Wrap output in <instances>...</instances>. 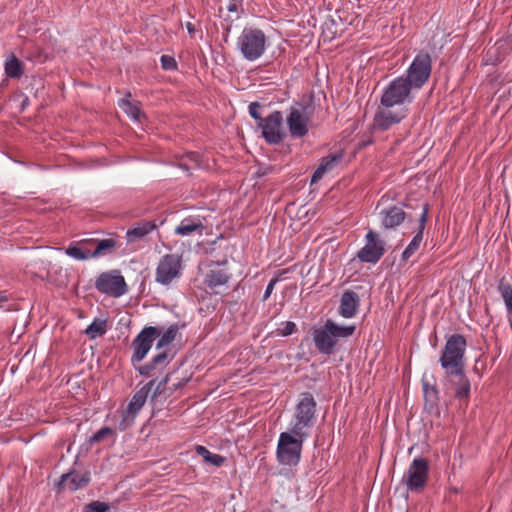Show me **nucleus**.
I'll use <instances>...</instances> for the list:
<instances>
[{"label": "nucleus", "instance_id": "1", "mask_svg": "<svg viewBox=\"0 0 512 512\" xmlns=\"http://www.w3.org/2000/svg\"><path fill=\"white\" fill-rule=\"evenodd\" d=\"M412 89L404 75L395 78L385 87L374 114V130L387 131L408 116V109L402 106L405 103H412Z\"/></svg>", "mask_w": 512, "mask_h": 512}, {"label": "nucleus", "instance_id": "2", "mask_svg": "<svg viewBox=\"0 0 512 512\" xmlns=\"http://www.w3.org/2000/svg\"><path fill=\"white\" fill-rule=\"evenodd\" d=\"M355 325L341 326L327 319L323 326L313 329L312 336L317 350L325 355H331L340 338H348L354 334Z\"/></svg>", "mask_w": 512, "mask_h": 512}, {"label": "nucleus", "instance_id": "3", "mask_svg": "<svg viewBox=\"0 0 512 512\" xmlns=\"http://www.w3.org/2000/svg\"><path fill=\"white\" fill-rule=\"evenodd\" d=\"M262 105L259 102H251L249 105V114L255 119L257 127L261 130L262 137L266 143L270 145L280 144L286 137L285 132L282 129L283 126V115L281 111H274L267 117H262L259 109Z\"/></svg>", "mask_w": 512, "mask_h": 512}, {"label": "nucleus", "instance_id": "4", "mask_svg": "<svg viewBox=\"0 0 512 512\" xmlns=\"http://www.w3.org/2000/svg\"><path fill=\"white\" fill-rule=\"evenodd\" d=\"M267 37L259 28L245 27L237 39V47L248 61L259 59L266 50Z\"/></svg>", "mask_w": 512, "mask_h": 512}, {"label": "nucleus", "instance_id": "5", "mask_svg": "<svg viewBox=\"0 0 512 512\" xmlns=\"http://www.w3.org/2000/svg\"><path fill=\"white\" fill-rule=\"evenodd\" d=\"M307 437L295 435L290 432H282L277 445V459L283 465L295 466L301 459L303 442Z\"/></svg>", "mask_w": 512, "mask_h": 512}, {"label": "nucleus", "instance_id": "6", "mask_svg": "<svg viewBox=\"0 0 512 512\" xmlns=\"http://www.w3.org/2000/svg\"><path fill=\"white\" fill-rule=\"evenodd\" d=\"M466 346V339L463 335L452 334L449 336L439 359L441 367L445 371L465 367Z\"/></svg>", "mask_w": 512, "mask_h": 512}, {"label": "nucleus", "instance_id": "7", "mask_svg": "<svg viewBox=\"0 0 512 512\" xmlns=\"http://www.w3.org/2000/svg\"><path fill=\"white\" fill-rule=\"evenodd\" d=\"M316 412V402L310 393H304L296 406L295 422L292 432L301 437H308V429L313 426Z\"/></svg>", "mask_w": 512, "mask_h": 512}, {"label": "nucleus", "instance_id": "8", "mask_svg": "<svg viewBox=\"0 0 512 512\" xmlns=\"http://www.w3.org/2000/svg\"><path fill=\"white\" fill-rule=\"evenodd\" d=\"M432 71V60L428 52L418 53L404 76L413 89L422 88L429 80Z\"/></svg>", "mask_w": 512, "mask_h": 512}, {"label": "nucleus", "instance_id": "9", "mask_svg": "<svg viewBox=\"0 0 512 512\" xmlns=\"http://www.w3.org/2000/svg\"><path fill=\"white\" fill-rule=\"evenodd\" d=\"M429 461L424 457L415 458L402 477L407 490L419 493L428 483Z\"/></svg>", "mask_w": 512, "mask_h": 512}, {"label": "nucleus", "instance_id": "10", "mask_svg": "<svg viewBox=\"0 0 512 512\" xmlns=\"http://www.w3.org/2000/svg\"><path fill=\"white\" fill-rule=\"evenodd\" d=\"M312 112L310 105L301 103L290 108L286 123L292 138H303L308 134Z\"/></svg>", "mask_w": 512, "mask_h": 512}, {"label": "nucleus", "instance_id": "11", "mask_svg": "<svg viewBox=\"0 0 512 512\" xmlns=\"http://www.w3.org/2000/svg\"><path fill=\"white\" fill-rule=\"evenodd\" d=\"M182 257L179 254H166L158 262L155 281L168 286L182 274Z\"/></svg>", "mask_w": 512, "mask_h": 512}, {"label": "nucleus", "instance_id": "12", "mask_svg": "<svg viewBox=\"0 0 512 512\" xmlns=\"http://www.w3.org/2000/svg\"><path fill=\"white\" fill-rule=\"evenodd\" d=\"M95 288L102 294L111 297H120L127 291L124 277L117 270L101 273L96 281Z\"/></svg>", "mask_w": 512, "mask_h": 512}, {"label": "nucleus", "instance_id": "13", "mask_svg": "<svg viewBox=\"0 0 512 512\" xmlns=\"http://www.w3.org/2000/svg\"><path fill=\"white\" fill-rule=\"evenodd\" d=\"M155 383V380H151L146 385H144L142 388L135 392L127 406V409L123 411L122 420L118 425L120 431H125L129 426H131L135 419V416L145 404L146 399L151 389L154 387Z\"/></svg>", "mask_w": 512, "mask_h": 512}, {"label": "nucleus", "instance_id": "14", "mask_svg": "<svg viewBox=\"0 0 512 512\" xmlns=\"http://www.w3.org/2000/svg\"><path fill=\"white\" fill-rule=\"evenodd\" d=\"M160 334L161 328L154 326L145 327L140 331L131 343V347L133 348L132 363L141 362L146 357L153 342Z\"/></svg>", "mask_w": 512, "mask_h": 512}, {"label": "nucleus", "instance_id": "15", "mask_svg": "<svg viewBox=\"0 0 512 512\" xmlns=\"http://www.w3.org/2000/svg\"><path fill=\"white\" fill-rule=\"evenodd\" d=\"M366 244L357 252V258L363 263H377L385 253V242L373 230L365 236Z\"/></svg>", "mask_w": 512, "mask_h": 512}, {"label": "nucleus", "instance_id": "16", "mask_svg": "<svg viewBox=\"0 0 512 512\" xmlns=\"http://www.w3.org/2000/svg\"><path fill=\"white\" fill-rule=\"evenodd\" d=\"M445 378L449 387L454 391V397L459 401L467 402L471 384L465 374V367L445 371Z\"/></svg>", "mask_w": 512, "mask_h": 512}, {"label": "nucleus", "instance_id": "17", "mask_svg": "<svg viewBox=\"0 0 512 512\" xmlns=\"http://www.w3.org/2000/svg\"><path fill=\"white\" fill-rule=\"evenodd\" d=\"M91 481L89 471L79 472L76 470L69 471L60 477L57 483V489L61 492L65 487L74 492L78 489L85 488Z\"/></svg>", "mask_w": 512, "mask_h": 512}, {"label": "nucleus", "instance_id": "18", "mask_svg": "<svg viewBox=\"0 0 512 512\" xmlns=\"http://www.w3.org/2000/svg\"><path fill=\"white\" fill-rule=\"evenodd\" d=\"M429 211V204L424 203L422 206V213L419 218V229L416 235L413 237L409 245L402 253V261L406 262L419 248L422 240H423V231L425 229V225L427 222Z\"/></svg>", "mask_w": 512, "mask_h": 512}, {"label": "nucleus", "instance_id": "19", "mask_svg": "<svg viewBox=\"0 0 512 512\" xmlns=\"http://www.w3.org/2000/svg\"><path fill=\"white\" fill-rule=\"evenodd\" d=\"M359 304L358 294L352 290H347L341 296L339 314L344 318H352L356 315Z\"/></svg>", "mask_w": 512, "mask_h": 512}, {"label": "nucleus", "instance_id": "20", "mask_svg": "<svg viewBox=\"0 0 512 512\" xmlns=\"http://www.w3.org/2000/svg\"><path fill=\"white\" fill-rule=\"evenodd\" d=\"M171 360L172 356L170 353L167 350H163L155 355L148 363L139 366L137 371L140 375L148 377L154 370H160L166 367Z\"/></svg>", "mask_w": 512, "mask_h": 512}, {"label": "nucleus", "instance_id": "21", "mask_svg": "<svg viewBox=\"0 0 512 512\" xmlns=\"http://www.w3.org/2000/svg\"><path fill=\"white\" fill-rule=\"evenodd\" d=\"M342 159V153L329 154L323 157L311 177V184H315L320 181L324 174L333 170L342 161Z\"/></svg>", "mask_w": 512, "mask_h": 512}, {"label": "nucleus", "instance_id": "22", "mask_svg": "<svg viewBox=\"0 0 512 512\" xmlns=\"http://www.w3.org/2000/svg\"><path fill=\"white\" fill-rule=\"evenodd\" d=\"M380 215L381 223L386 229L399 226L407 217V214L404 212V210L398 206H392L387 209H383L380 212Z\"/></svg>", "mask_w": 512, "mask_h": 512}, {"label": "nucleus", "instance_id": "23", "mask_svg": "<svg viewBox=\"0 0 512 512\" xmlns=\"http://www.w3.org/2000/svg\"><path fill=\"white\" fill-rule=\"evenodd\" d=\"M204 229L205 226L199 218L188 217L183 219L175 228V234L188 236L197 232L199 235H202Z\"/></svg>", "mask_w": 512, "mask_h": 512}, {"label": "nucleus", "instance_id": "24", "mask_svg": "<svg viewBox=\"0 0 512 512\" xmlns=\"http://www.w3.org/2000/svg\"><path fill=\"white\" fill-rule=\"evenodd\" d=\"M157 228L155 221L142 220L136 225L129 229L126 233L128 242H134L149 234L151 231Z\"/></svg>", "mask_w": 512, "mask_h": 512}, {"label": "nucleus", "instance_id": "25", "mask_svg": "<svg viewBox=\"0 0 512 512\" xmlns=\"http://www.w3.org/2000/svg\"><path fill=\"white\" fill-rule=\"evenodd\" d=\"M118 247V242L114 238L97 239L94 251L92 253L93 258L102 257L111 254L115 248Z\"/></svg>", "mask_w": 512, "mask_h": 512}, {"label": "nucleus", "instance_id": "26", "mask_svg": "<svg viewBox=\"0 0 512 512\" xmlns=\"http://www.w3.org/2000/svg\"><path fill=\"white\" fill-rule=\"evenodd\" d=\"M422 387L426 405L430 408L437 406L439 402V391L436 384H431L425 377L422 378Z\"/></svg>", "mask_w": 512, "mask_h": 512}, {"label": "nucleus", "instance_id": "27", "mask_svg": "<svg viewBox=\"0 0 512 512\" xmlns=\"http://www.w3.org/2000/svg\"><path fill=\"white\" fill-rule=\"evenodd\" d=\"M229 276L224 270H210L205 277V284L214 289L218 286H222L228 282Z\"/></svg>", "mask_w": 512, "mask_h": 512}, {"label": "nucleus", "instance_id": "28", "mask_svg": "<svg viewBox=\"0 0 512 512\" xmlns=\"http://www.w3.org/2000/svg\"><path fill=\"white\" fill-rule=\"evenodd\" d=\"M177 165L185 170L190 171L200 167V155L197 152H189L179 157Z\"/></svg>", "mask_w": 512, "mask_h": 512}, {"label": "nucleus", "instance_id": "29", "mask_svg": "<svg viewBox=\"0 0 512 512\" xmlns=\"http://www.w3.org/2000/svg\"><path fill=\"white\" fill-rule=\"evenodd\" d=\"M119 106L134 120L141 121V119L145 117L140 109L139 102H131L128 99H122L119 101Z\"/></svg>", "mask_w": 512, "mask_h": 512}, {"label": "nucleus", "instance_id": "30", "mask_svg": "<svg viewBox=\"0 0 512 512\" xmlns=\"http://www.w3.org/2000/svg\"><path fill=\"white\" fill-rule=\"evenodd\" d=\"M84 332L90 339L103 336L107 332V320L101 318L94 319Z\"/></svg>", "mask_w": 512, "mask_h": 512}, {"label": "nucleus", "instance_id": "31", "mask_svg": "<svg viewBox=\"0 0 512 512\" xmlns=\"http://www.w3.org/2000/svg\"><path fill=\"white\" fill-rule=\"evenodd\" d=\"M178 332H179L178 324L170 325L163 333L161 332V334L159 336L160 338L156 344V349L160 350L161 348L171 344L176 339Z\"/></svg>", "mask_w": 512, "mask_h": 512}, {"label": "nucleus", "instance_id": "32", "mask_svg": "<svg viewBox=\"0 0 512 512\" xmlns=\"http://www.w3.org/2000/svg\"><path fill=\"white\" fill-rule=\"evenodd\" d=\"M5 73L10 78H20L23 75L22 62L15 56H12L5 62Z\"/></svg>", "mask_w": 512, "mask_h": 512}, {"label": "nucleus", "instance_id": "33", "mask_svg": "<svg viewBox=\"0 0 512 512\" xmlns=\"http://www.w3.org/2000/svg\"><path fill=\"white\" fill-rule=\"evenodd\" d=\"M498 290L504 300L508 312L512 315V285L502 278L498 284Z\"/></svg>", "mask_w": 512, "mask_h": 512}, {"label": "nucleus", "instance_id": "34", "mask_svg": "<svg viewBox=\"0 0 512 512\" xmlns=\"http://www.w3.org/2000/svg\"><path fill=\"white\" fill-rule=\"evenodd\" d=\"M66 254L76 260H87L93 258L92 254H87L79 243L71 244L66 248Z\"/></svg>", "mask_w": 512, "mask_h": 512}, {"label": "nucleus", "instance_id": "35", "mask_svg": "<svg viewBox=\"0 0 512 512\" xmlns=\"http://www.w3.org/2000/svg\"><path fill=\"white\" fill-rule=\"evenodd\" d=\"M110 505L106 502L92 501L85 505L83 512H108Z\"/></svg>", "mask_w": 512, "mask_h": 512}, {"label": "nucleus", "instance_id": "36", "mask_svg": "<svg viewBox=\"0 0 512 512\" xmlns=\"http://www.w3.org/2000/svg\"><path fill=\"white\" fill-rule=\"evenodd\" d=\"M113 433L114 432L110 427H102L90 438V443L101 442L107 437L113 435Z\"/></svg>", "mask_w": 512, "mask_h": 512}, {"label": "nucleus", "instance_id": "37", "mask_svg": "<svg viewBox=\"0 0 512 512\" xmlns=\"http://www.w3.org/2000/svg\"><path fill=\"white\" fill-rule=\"evenodd\" d=\"M12 102L20 101L18 112L22 113L29 105V98L24 93L20 92L18 94H14L12 97Z\"/></svg>", "mask_w": 512, "mask_h": 512}, {"label": "nucleus", "instance_id": "38", "mask_svg": "<svg viewBox=\"0 0 512 512\" xmlns=\"http://www.w3.org/2000/svg\"><path fill=\"white\" fill-rule=\"evenodd\" d=\"M161 65L164 70H175L177 69V62L174 57L169 55L161 56Z\"/></svg>", "mask_w": 512, "mask_h": 512}, {"label": "nucleus", "instance_id": "39", "mask_svg": "<svg viewBox=\"0 0 512 512\" xmlns=\"http://www.w3.org/2000/svg\"><path fill=\"white\" fill-rule=\"evenodd\" d=\"M85 253L92 254L96 245V238H86L78 241Z\"/></svg>", "mask_w": 512, "mask_h": 512}, {"label": "nucleus", "instance_id": "40", "mask_svg": "<svg viewBox=\"0 0 512 512\" xmlns=\"http://www.w3.org/2000/svg\"><path fill=\"white\" fill-rule=\"evenodd\" d=\"M225 461L226 458L224 456L211 453L208 459L206 460V463H209L215 467H221Z\"/></svg>", "mask_w": 512, "mask_h": 512}, {"label": "nucleus", "instance_id": "41", "mask_svg": "<svg viewBox=\"0 0 512 512\" xmlns=\"http://www.w3.org/2000/svg\"><path fill=\"white\" fill-rule=\"evenodd\" d=\"M169 374H167L156 386L155 391L152 395V399H155L156 397L160 396L161 394L165 393V386L169 382Z\"/></svg>", "mask_w": 512, "mask_h": 512}, {"label": "nucleus", "instance_id": "42", "mask_svg": "<svg viewBox=\"0 0 512 512\" xmlns=\"http://www.w3.org/2000/svg\"><path fill=\"white\" fill-rule=\"evenodd\" d=\"M296 330V324L291 321H287L284 323L283 328H281L279 331V334L282 336H288L294 333Z\"/></svg>", "mask_w": 512, "mask_h": 512}, {"label": "nucleus", "instance_id": "43", "mask_svg": "<svg viewBox=\"0 0 512 512\" xmlns=\"http://www.w3.org/2000/svg\"><path fill=\"white\" fill-rule=\"evenodd\" d=\"M278 280H279V279H278L277 277H274V278H272V279L270 280V282L268 283V285H267V287H266V290H265L264 296H263V300H264V301H266V300L270 297V295H271V293H272V291H273V289H274V287H275L276 283L278 282Z\"/></svg>", "mask_w": 512, "mask_h": 512}, {"label": "nucleus", "instance_id": "44", "mask_svg": "<svg viewBox=\"0 0 512 512\" xmlns=\"http://www.w3.org/2000/svg\"><path fill=\"white\" fill-rule=\"evenodd\" d=\"M195 451L199 456L203 458L205 462L208 459L209 455L211 454V452L205 446L202 445H196Z\"/></svg>", "mask_w": 512, "mask_h": 512}, {"label": "nucleus", "instance_id": "45", "mask_svg": "<svg viewBox=\"0 0 512 512\" xmlns=\"http://www.w3.org/2000/svg\"><path fill=\"white\" fill-rule=\"evenodd\" d=\"M186 28L191 35L195 32V26L191 22L186 23Z\"/></svg>", "mask_w": 512, "mask_h": 512}, {"label": "nucleus", "instance_id": "46", "mask_svg": "<svg viewBox=\"0 0 512 512\" xmlns=\"http://www.w3.org/2000/svg\"><path fill=\"white\" fill-rule=\"evenodd\" d=\"M8 300V296L6 295V293L4 291H0V304L2 302H6Z\"/></svg>", "mask_w": 512, "mask_h": 512}, {"label": "nucleus", "instance_id": "47", "mask_svg": "<svg viewBox=\"0 0 512 512\" xmlns=\"http://www.w3.org/2000/svg\"><path fill=\"white\" fill-rule=\"evenodd\" d=\"M187 381L183 382V383H178V384H174L173 385V388L171 389V391H175L176 389H178L179 387H182L183 385L186 384Z\"/></svg>", "mask_w": 512, "mask_h": 512}, {"label": "nucleus", "instance_id": "48", "mask_svg": "<svg viewBox=\"0 0 512 512\" xmlns=\"http://www.w3.org/2000/svg\"><path fill=\"white\" fill-rule=\"evenodd\" d=\"M228 10L229 11H236V5L235 4H232L228 7Z\"/></svg>", "mask_w": 512, "mask_h": 512}, {"label": "nucleus", "instance_id": "49", "mask_svg": "<svg viewBox=\"0 0 512 512\" xmlns=\"http://www.w3.org/2000/svg\"><path fill=\"white\" fill-rule=\"evenodd\" d=\"M262 512H273V511L270 509H266V510H263Z\"/></svg>", "mask_w": 512, "mask_h": 512}]
</instances>
